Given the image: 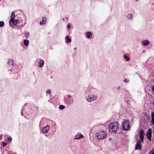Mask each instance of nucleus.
<instances>
[{
  "label": "nucleus",
  "mask_w": 154,
  "mask_h": 154,
  "mask_svg": "<svg viewBox=\"0 0 154 154\" xmlns=\"http://www.w3.org/2000/svg\"><path fill=\"white\" fill-rule=\"evenodd\" d=\"M100 131L97 134V137L100 139H103L107 137V134L105 130L106 129V126L104 125H101L98 126Z\"/></svg>",
  "instance_id": "1"
},
{
  "label": "nucleus",
  "mask_w": 154,
  "mask_h": 154,
  "mask_svg": "<svg viewBox=\"0 0 154 154\" xmlns=\"http://www.w3.org/2000/svg\"><path fill=\"white\" fill-rule=\"evenodd\" d=\"M117 122L116 121L111 122L109 126V131L111 132L115 133L119 128Z\"/></svg>",
  "instance_id": "2"
},
{
  "label": "nucleus",
  "mask_w": 154,
  "mask_h": 154,
  "mask_svg": "<svg viewBox=\"0 0 154 154\" xmlns=\"http://www.w3.org/2000/svg\"><path fill=\"white\" fill-rule=\"evenodd\" d=\"M122 129L124 131L128 130L130 129L129 121L125 120L122 124Z\"/></svg>",
  "instance_id": "3"
},
{
  "label": "nucleus",
  "mask_w": 154,
  "mask_h": 154,
  "mask_svg": "<svg viewBox=\"0 0 154 154\" xmlns=\"http://www.w3.org/2000/svg\"><path fill=\"white\" fill-rule=\"evenodd\" d=\"M152 134V129L149 128L147 132V133L146 134V136H147V138L148 140H149L150 141H151Z\"/></svg>",
  "instance_id": "4"
},
{
  "label": "nucleus",
  "mask_w": 154,
  "mask_h": 154,
  "mask_svg": "<svg viewBox=\"0 0 154 154\" xmlns=\"http://www.w3.org/2000/svg\"><path fill=\"white\" fill-rule=\"evenodd\" d=\"M141 142L140 140H138L136 144V146L135 148V150H141Z\"/></svg>",
  "instance_id": "5"
},
{
  "label": "nucleus",
  "mask_w": 154,
  "mask_h": 154,
  "mask_svg": "<svg viewBox=\"0 0 154 154\" xmlns=\"http://www.w3.org/2000/svg\"><path fill=\"white\" fill-rule=\"evenodd\" d=\"M9 23L11 25H16L19 23V21L18 20H13L10 19L9 21Z\"/></svg>",
  "instance_id": "6"
},
{
  "label": "nucleus",
  "mask_w": 154,
  "mask_h": 154,
  "mask_svg": "<svg viewBox=\"0 0 154 154\" xmlns=\"http://www.w3.org/2000/svg\"><path fill=\"white\" fill-rule=\"evenodd\" d=\"M50 126L49 125H46L45 127L42 128V131L44 133H47L50 128Z\"/></svg>",
  "instance_id": "7"
},
{
  "label": "nucleus",
  "mask_w": 154,
  "mask_h": 154,
  "mask_svg": "<svg viewBox=\"0 0 154 154\" xmlns=\"http://www.w3.org/2000/svg\"><path fill=\"white\" fill-rule=\"evenodd\" d=\"M143 122L144 123H147L149 122V116L147 115H145L143 116Z\"/></svg>",
  "instance_id": "8"
},
{
  "label": "nucleus",
  "mask_w": 154,
  "mask_h": 154,
  "mask_svg": "<svg viewBox=\"0 0 154 154\" xmlns=\"http://www.w3.org/2000/svg\"><path fill=\"white\" fill-rule=\"evenodd\" d=\"M97 98V97L96 96H93L92 97H89L88 98L87 100L89 102H90L94 100H96Z\"/></svg>",
  "instance_id": "9"
},
{
  "label": "nucleus",
  "mask_w": 154,
  "mask_h": 154,
  "mask_svg": "<svg viewBox=\"0 0 154 154\" xmlns=\"http://www.w3.org/2000/svg\"><path fill=\"white\" fill-rule=\"evenodd\" d=\"M149 41L148 40H143L142 42V44L144 46H146L149 44Z\"/></svg>",
  "instance_id": "10"
},
{
  "label": "nucleus",
  "mask_w": 154,
  "mask_h": 154,
  "mask_svg": "<svg viewBox=\"0 0 154 154\" xmlns=\"http://www.w3.org/2000/svg\"><path fill=\"white\" fill-rule=\"evenodd\" d=\"M46 22V18L45 17H43L42 19V21L40 22L39 23L40 25H43Z\"/></svg>",
  "instance_id": "11"
},
{
  "label": "nucleus",
  "mask_w": 154,
  "mask_h": 154,
  "mask_svg": "<svg viewBox=\"0 0 154 154\" xmlns=\"http://www.w3.org/2000/svg\"><path fill=\"white\" fill-rule=\"evenodd\" d=\"M39 67H42L44 65V61L43 60H41L39 61Z\"/></svg>",
  "instance_id": "12"
},
{
  "label": "nucleus",
  "mask_w": 154,
  "mask_h": 154,
  "mask_svg": "<svg viewBox=\"0 0 154 154\" xmlns=\"http://www.w3.org/2000/svg\"><path fill=\"white\" fill-rule=\"evenodd\" d=\"M86 36L87 38H91L92 37V34L90 32H87L86 33Z\"/></svg>",
  "instance_id": "13"
},
{
  "label": "nucleus",
  "mask_w": 154,
  "mask_h": 154,
  "mask_svg": "<svg viewBox=\"0 0 154 154\" xmlns=\"http://www.w3.org/2000/svg\"><path fill=\"white\" fill-rule=\"evenodd\" d=\"M151 116H152V124L154 125V112H151Z\"/></svg>",
  "instance_id": "14"
},
{
  "label": "nucleus",
  "mask_w": 154,
  "mask_h": 154,
  "mask_svg": "<svg viewBox=\"0 0 154 154\" xmlns=\"http://www.w3.org/2000/svg\"><path fill=\"white\" fill-rule=\"evenodd\" d=\"M83 137V136L82 134H79L76 136L75 139H79L80 138H82Z\"/></svg>",
  "instance_id": "15"
},
{
  "label": "nucleus",
  "mask_w": 154,
  "mask_h": 154,
  "mask_svg": "<svg viewBox=\"0 0 154 154\" xmlns=\"http://www.w3.org/2000/svg\"><path fill=\"white\" fill-rule=\"evenodd\" d=\"M144 134H145L143 130L142 129L140 131V137H141L142 136L144 137Z\"/></svg>",
  "instance_id": "16"
},
{
  "label": "nucleus",
  "mask_w": 154,
  "mask_h": 154,
  "mask_svg": "<svg viewBox=\"0 0 154 154\" xmlns=\"http://www.w3.org/2000/svg\"><path fill=\"white\" fill-rule=\"evenodd\" d=\"M8 64L11 65L13 64V60L12 59H9L8 61Z\"/></svg>",
  "instance_id": "17"
},
{
  "label": "nucleus",
  "mask_w": 154,
  "mask_h": 154,
  "mask_svg": "<svg viewBox=\"0 0 154 154\" xmlns=\"http://www.w3.org/2000/svg\"><path fill=\"white\" fill-rule=\"evenodd\" d=\"M24 45L26 46H27L29 45V41L27 39H25L23 41Z\"/></svg>",
  "instance_id": "18"
},
{
  "label": "nucleus",
  "mask_w": 154,
  "mask_h": 154,
  "mask_svg": "<svg viewBox=\"0 0 154 154\" xmlns=\"http://www.w3.org/2000/svg\"><path fill=\"white\" fill-rule=\"evenodd\" d=\"M15 16L14 13V11H13L11 13V19H12V20H14Z\"/></svg>",
  "instance_id": "19"
},
{
  "label": "nucleus",
  "mask_w": 154,
  "mask_h": 154,
  "mask_svg": "<svg viewBox=\"0 0 154 154\" xmlns=\"http://www.w3.org/2000/svg\"><path fill=\"white\" fill-rule=\"evenodd\" d=\"M66 38L67 39V40L66 41L67 43L69 42H71V39L69 38V35H67L66 36Z\"/></svg>",
  "instance_id": "20"
},
{
  "label": "nucleus",
  "mask_w": 154,
  "mask_h": 154,
  "mask_svg": "<svg viewBox=\"0 0 154 154\" xmlns=\"http://www.w3.org/2000/svg\"><path fill=\"white\" fill-rule=\"evenodd\" d=\"M124 58L126 60V61H128L129 60H130V58H129V57H128L126 55V54H125V55H124Z\"/></svg>",
  "instance_id": "21"
},
{
  "label": "nucleus",
  "mask_w": 154,
  "mask_h": 154,
  "mask_svg": "<svg viewBox=\"0 0 154 154\" xmlns=\"http://www.w3.org/2000/svg\"><path fill=\"white\" fill-rule=\"evenodd\" d=\"M65 106L63 105H60L59 106V108L60 109H63L65 108Z\"/></svg>",
  "instance_id": "22"
},
{
  "label": "nucleus",
  "mask_w": 154,
  "mask_h": 154,
  "mask_svg": "<svg viewBox=\"0 0 154 154\" xmlns=\"http://www.w3.org/2000/svg\"><path fill=\"white\" fill-rule=\"evenodd\" d=\"M127 17L129 19H131L132 18V15L131 14H129L127 16Z\"/></svg>",
  "instance_id": "23"
},
{
  "label": "nucleus",
  "mask_w": 154,
  "mask_h": 154,
  "mask_svg": "<svg viewBox=\"0 0 154 154\" xmlns=\"http://www.w3.org/2000/svg\"><path fill=\"white\" fill-rule=\"evenodd\" d=\"M4 24V23L3 22L0 21V27H3Z\"/></svg>",
  "instance_id": "24"
},
{
  "label": "nucleus",
  "mask_w": 154,
  "mask_h": 154,
  "mask_svg": "<svg viewBox=\"0 0 154 154\" xmlns=\"http://www.w3.org/2000/svg\"><path fill=\"white\" fill-rule=\"evenodd\" d=\"M149 154H154V148H153L150 152Z\"/></svg>",
  "instance_id": "25"
},
{
  "label": "nucleus",
  "mask_w": 154,
  "mask_h": 154,
  "mask_svg": "<svg viewBox=\"0 0 154 154\" xmlns=\"http://www.w3.org/2000/svg\"><path fill=\"white\" fill-rule=\"evenodd\" d=\"M29 33L28 32H26L25 33V36L26 38H27L29 35Z\"/></svg>",
  "instance_id": "26"
},
{
  "label": "nucleus",
  "mask_w": 154,
  "mask_h": 154,
  "mask_svg": "<svg viewBox=\"0 0 154 154\" xmlns=\"http://www.w3.org/2000/svg\"><path fill=\"white\" fill-rule=\"evenodd\" d=\"M12 140V138L11 137H9L8 138V141L9 142H11Z\"/></svg>",
  "instance_id": "27"
},
{
  "label": "nucleus",
  "mask_w": 154,
  "mask_h": 154,
  "mask_svg": "<svg viewBox=\"0 0 154 154\" xmlns=\"http://www.w3.org/2000/svg\"><path fill=\"white\" fill-rule=\"evenodd\" d=\"M51 91L50 90V89H49L47 91H46V93L47 94H50L51 93Z\"/></svg>",
  "instance_id": "28"
},
{
  "label": "nucleus",
  "mask_w": 154,
  "mask_h": 154,
  "mask_svg": "<svg viewBox=\"0 0 154 154\" xmlns=\"http://www.w3.org/2000/svg\"><path fill=\"white\" fill-rule=\"evenodd\" d=\"M140 140L142 141V143H143V138L144 137H140Z\"/></svg>",
  "instance_id": "29"
},
{
  "label": "nucleus",
  "mask_w": 154,
  "mask_h": 154,
  "mask_svg": "<svg viewBox=\"0 0 154 154\" xmlns=\"http://www.w3.org/2000/svg\"><path fill=\"white\" fill-rule=\"evenodd\" d=\"M2 145L3 146H5L7 145V143L3 142L2 143Z\"/></svg>",
  "instance_id": "30"
},
{
  "label": "nucleus",
  "mask_w": 154,
  "mask_h": 154,
  "mask_svg": "<svg viewBox=\"0 0 154 154\" xmlns=\"http://www.w3.org/2000/svg\"><path fill=\"white\" fill-rule=\"evenodd\" d=\"M124 82H129V81L127 80L126 79H125L124 80Z\"/></svg>",
  "instance_id": "31"
},
{
  "label": "nucleus",
  "mask_w": 154,
  "mask_h": 154,
  "mask_svg": "<svg viewBox=\"0 0 154 154\" xmlns=\"http://www.w3.org/2000/svg\"><path fill=\"white\" fill-rule=\"evenodd\" d=\"M68 28L69 29L70 28V25L69 24H68L67 26Z\"/></svg>",
  "instance_id": "32"
},
{
  "label": "nucleus",
  "mask_w": 154,
  "mask_h": 154,
  "mask_svg": "<svg viewBox=\"0 0 154 154\" xmlns=\"http://www.w3.org/2000/svg\"><path fill=\"white\" fill-rule=\"evenodd\" d=\"M152 91L153 92H154V85L152 86Z\"/></svg>",
  "instance_id": "33"
},
{
  "label": "nucleus",
  "mask_w": 154,
  "mask_h": 154,
  "mask_svg": "<svg viewBox=\"0 0 154 154\" xmlns=\"http://www.w3.org/2000/svg\"><path fill=\"white\" fill-rule=\"evenodd\" d=\"M71 96L70 95H68V97H70Z\"/></svg>",
  "instance_id": "34"
},
{
  "label": "nucleus",
  "mask_w": 154,
  "mask_h": 154,
  "mask_svg": "<svg viewBox=\"0 0 154 154\" xmlns=\"http://www.w3.org/2000/svg\"><path fill=\"white\" fill-rule=\"evenodd\" d=\"M138 0H136V1H138Z\"/></svg>",
  "instance_id": "35"
}]
</instances>
